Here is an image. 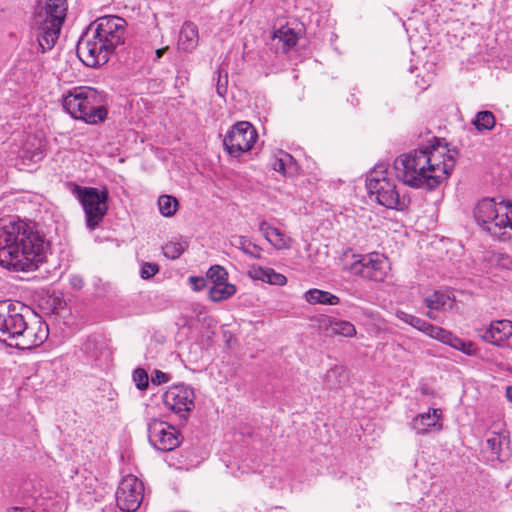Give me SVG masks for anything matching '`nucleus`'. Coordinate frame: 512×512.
Returning <instances> with one entry per match:
<instances>
[{
  "mask_svg": "<svg viewBox=\"0 0 512 512\" xmlns=\"http://www.w3.org/2000/svg\"><path fill=\"white\" fill-rule=\"evenodd\" d=\"M506 397L510 402H512V385L506 388Z\"/></svg>",
  "mask_w": 512,
  "mask_h": 512,
  "instance_id": "nucleus-47",
  "label": "nucleus"
},
{
  "mask_svg": "<svg viewBox=\"0 0 512 512\" xmlns=\"http://www.w3.org/2000/svg\"><path fill=\"white\" fill-rule=\"evenodd\" d=\"M477 334L487 343L500 345L512 336V321L506 319L493 321L489 327L478 328Z\"/></svg>",
  "mask_w": 512,
  "mask_h": 512,
  "instance_id": "nucleus-16",
  "label": "nucleus"
},
{
  "mask_svg": "<svg viewBox=\"0 0 512 512\" xmlns=\"http://www.w3.org/2000/svg\"><path fill=\"white\" fill-rule=\"evenodd\" d=\"M101 512H119V511H117L116 508L109 506V507H105L104 509H102Z\"/></svg>",
  "mask_w": 512,
  "mask_h": 512,
  "instance_id": "nucleus-49",
  "label": "nucleus"
},
{
  "mask_svg": "<svg viewBox=\"0 0 512 512\" xmlns=\"http://www.w3.org/2000/svg\"><path fill=\"white\" fill-rule=\"evenodd\" d=\"M169 379L170 376L167 373L162 372L160 370H155L151 376L152 383L158 385L168 382Z\"/></svg>",
  "mask_w": 512,
  "mask_h": 512,
  "instance_id": "nucleus-40",
  "label": "nucleus"
},
{
  "mask_svg": "<svg viewBox=\"0 0 512 512\" xmlns=\"http://www.w3.org/2000/svg\"><path fill=\"white\" fill-rule=\"evenodd\" d=\"M347 380L343 368L335 366L329 369L325 376V383L330 389H336L344 384Z\"/></svg>",
  "mask_w": 512,
  "mask_h": 512,
  "instance_id": "nucleus-27",
  "label": "nucleus"
},
{
  "mask_svg": "<svg viewBox=\"0 0 512 512\" xmlns=\"http://www.w3.org/2000/svg\"><path fill=\"white\" fill-rule=\"evenodd\" d=\"M366 187L370 197H375L380 205L388 209L404 211L410 204L409 196L400 192L396 181L389 176L383 165H379L370 172Z\"/></svg>",
  "mask_w": 512,
  "mask_h": 512,
  "instance_id": "nucleus-7",
  "label": "nucleus"
},
{
  "mask_svg": "<svg viewBox=\"0 0 512 512\" xmlns=\"http://www.w3.org/2000/svg\"><path fill=\"white\" fill-rule=\"evenodd\" d=\"M442 410L430 408L427 412L416 415L410 422V427L417 434H427L442 428Z\"/></svg>",
  "mask_w": 512,
  "mask_h": 512,
  "instance_id": "nucleus-17",
  "label": "nucleus"
},
{
  "mask_svg": "<svg viewBox=\"0 0 512 512\" xmlns=\"http://www.w3.org/2000/svg\"><path fill=\"white\" fill-rule=\"evenodd\" d=\"M82 350L86 357L98 366L107 364L111 360L112 352L102 336L88 337Z\"/></svg>",
  "mask_w": 512,
  "mask_h": 512,
  "instance_id": "nucleus-15",
  "label": "nucleus"
},
{
  "mask_svg": "<svg viewBox=\"0 0 512 512\" xmlns=\"http://www.w3.org/2000/svg\"><path fill=\"white\" fill-rule=\"evenodd\" d=\"M259 231L276 249H286L290 247V239L278 228L270 226L267 222L263 221L259 224Z\"/></svg>",
  "mask_w": 512,
  "mask_h": 512,
  "instance_id": "nucleus-19",
  "label": "nucleus"
},
{
  "mask_svg": "<svg viewBox=\"0 0 512 512\" xmlns=\"http://www.w3.org/2000/svg\"><path fill=\"white\" fill-rule=\"evenodd\" d=\"M299 166L295 159L290 155V161H285V176H293L298 173Z\"/></svg>",
  "mask_w": 512,
  "mask_h": 512,
  "instance_id": "nucleus-41",
  "label": "nucleus"
},
{
  "mask_svg": "<svg viewBox=\"0 0 512 512\" xmlns=\"http://www.w3.org/2000/svg\"><path fill=\"white\" fill-rule=\"evenodd\" d=\"M257 137L254 126L247 121H241L228 131L224 137L223 146L230 156L239 157L252 149Z\"/></svg>",
  "mask_w": 512,
  "mask_h": 512,
  "instance_id": "nucleus-11",
  "label": "nucleus"
},
{
  "mask_svg": "<svg viewBox=\"0 0 512 512\" xmlns=\"http://www.w3.org/2000/svg\"><path fill=\"white\" fill-rule=\"evenodd\" d=\"M44 18L37 21V41L42 52L51 49L59 38L67 14L66 0H45Z\"/></svg>",
  "mask_w": 512,
  "mask_h": 512,
  "instance_id": "nucleus-8",
  "label": "nucleus"
},
{
  "mask_svg": "<svg viewBox=\"0 0 512 512\" xmlns=\"http://www.w3.org/2000/svg\"><path fill=\"white\" fill-rule=\"evenodd\" d=\"M117 507L122 512H135L144 499V484L135 475L124 476L115 493Z\"/></svg>",
  "mask_w": 512,
  "mask_h": 512,
  "instance_id": "nucleus-12",
  "label": "nucleus"
},
{
  "mask_svg": "<svg viewBox=\"0 0 512 512\" xmlns=\"http://www.w3.org/2000/svg\"><path fill=\"white\" fill-rule=\"evenodd\" d=\"M411 326L436 340L443 329L441 327L434 326L428 321L421 319L417 316H415Z\"/></svg>",
  "mask_w": 512,
  "mask_h": 512,
  "instance_id": "nucleus-28",
  "label": "nucleus"
},
{
  "mask_svg": "<svg viewBox=\"0 0 512 512\" xmlns=\"http://www.w3.org/2000/svg\"><path fill=\"white\" fill-rule=\"evenodd\" d=\"M166 50H167V47H166V48L157 49V50L155 51L156 58H157V59H160V58L163 56V54H164V52H165Z\"/></svg>",
  "mask_w": 512,
  "mask_h": 512,
  "instance_id": "nucleus-46",
  "label": "nucleus"
},
{
  "mask_svg": "<svg viewBox=\"0 0 512 512\" xmlns=\"http://www.w3.org/2000/svg\"><path fill=\"white\" fill-rule=\"evenodd\" d=\"M187 248L188 242L186 240L179 238L167 242L162 247V251L166 258L175 260L178 259Z\"/></svg>",
  "mask_w": 512,
  "mask_h": 512,
  "instance_id": "nucleus-26",
  "label": "nucleus"
},
{
  "mask_svg": "<svg viewBox=\"0 0 512 512\" xmlns=\"http://www.w3.org/2000/svg\"><path fill=\"white\" fill-rule=\"evenodd\" d=\"M228 87V74L223 69L219 68L217 70V83H216V91L219 96L223 97L227 92Z\"/></svg>",
  "mask_w": 512,
  "mask_h": 512,
  "instance_id": "nucleus-36",
  "label": "nucleus"
},
{
  "mask_svg": "<svg viewBox=\"0 0 512 512\" xmlns=\"http://www.w3.org/2000/svg\"><path fill=\"white\" fill-rule=\"evenodd\" d=\"M29 310L18 301H0V341L21 350H30L46 341L48 326L41 320L28 322Z\"/></svg>",
  "mask_w": 512,
  "mask_h": 512,
  "instance_id": "nucleus-4",
  "label": "nucleus"
},
{
  "mask_svg": "<svg viewBox=\"0 0 512 512\" xmlns=\"http://www.w3.org/2000/svg\"><path fill=\"white\" fill-rule=\"evenodd\" d=\"M342 261L343 269L350 274L376 282L384 281L389 269L388 259L377 252L365 255L352 254L350 260L348 252H345Z\"/></svg>",
  "mask_w": 512,
  "mask_h": 512,
  "instance_id": "nucleus-9",
  "label": "nucleus"
},
{
  "mask_svg": "<svg viewBox=\"0 0 512 512\" xmlns=\"http://www.w3.org/2000/svg\"><path fill=\"white\" fill-rule=\"evenodd\" d=\"M285 161H290V154L280 151L272 163L273 169L285 175Z\"/></svg>",
  "mask_w": 512,
  "mask_h": 512,
  "instance_id": "nucleus-37",
  "label": "nucleus"
},
{
  "mask_svg": "<svg viewBox=\"0 0 512 512\" xmlns=\"http://www.w3.org/2000/svg\"><path fill=\"white\" fill-rule=\"evenodd\" d=\"M496 262L504 268H508L512 264V260L507 254H498L496 256Z\"/></svg>",
  "mask_w": 512,
  "mask_h": 512,
  "instance_id": "nucleus-43",
  "label": "nucleus"
},
{
  "mask_svg": "<svg viewBox=\"0 0 512 512\" xmlns=\"http://www.w3.org/2000/svg\"><path fill=\"white\" fill-rule=\"evenodd\" d=\"M510 438L507 432H491L487 435L486 445L490 450L491 459L505 461L510 455Z\"/></svg>",
  "mask_w": 512,
  "mask_h": 512,
  "instance_id": "nucleus-18",
  "label": "nucleus"
},
{
  "mask_svg": "<svg viewBox=\"0 0 512 512\" xmlns=\"http://www.w3.org/2000/svg\"><path fill=\"white\" fill-rule=\"evenodd\" d=\"M303 297L305 301L311 305L321 304L333 306L339 304L340 302V299L337 295L317 288L309 289L304 293Z\"/></svg>",
  "mask_w": 512,
  "mask_h": 512,
  "instance_id": "nucleus-23",
  "label": "nucleus"
},
{
  "mask_svg": "<svg viewBox=\"0 0 512 512\" xmlns=\"http://www.w3.org/2000/svg\"><path fill=\"white\" fill-rule=\"evenodd\" d=\"M189 282L194 291H201L208 286L207 279L198 276L189 277Z\"/></svg>",
  "mask_w": 512,
  "mask_h": 512,
  "instance_id": "nucleus-39",
  "label": "nucleus"
},
{
  "mask_svg": "<svg viewBox=\"0 0 512 512\" xmlns=\"http://www.w3.org/2000/svg\"><path fill=\"white\" fill-rule=\"evenodd\" d=\"M472 123L479 131L491 130L495 126V117L490 111H480L476 114Z\"/></svg>",
  "mask_w": 512,
  "mask_h": 512,
  "instance_id": "nucleus-30",
  "label": "nucleus"
},
{
  "mask_svg": "<svg viewBox=\"0 0 512 512\" xmlns=\"http://www.w3.org/2000/svg\"><path fill=\"white\" fill-rule=\"evenodd\" d=\"M275 37L279 38L284 44V50H288L297 44V34L290 28H281L275 33Z\"/></svg>",
  "mask_w": 512,
  "mask_h": 512,
  "instance_id": "nucleus-32",
  "label": "nucleus"
},
{
  "mask_svg": "<svg viewBox=\"0 0 512 512\" xmlns=\"http://www.w3.org/2000/svg\"><path fill=\"white\" fill-rule=\"evenodd\" d=\"M109 97L95 88L74 87L63 96L62 106L73 118L98 124L107 118Z\"/></svg>",
  "mask_w": 512,
  "mask_h": 512,
  "instance_id": "nucleus-5",
  "label": "nucleus"
},
{
  "mask_svg": "<svg viewBox=\"0 0 512 512\" xmlns=\"http://www.w3.org/2000/svg\"><path fill=\"white\" fill-rule=\"evenodd\" d=\"M160 213L165 217L173 216L178 208V201L170 195H162L158 199Z\"/></svg>",
  "mask_w": 512,
  "mask_h": 512,
  "instance_id": "nucleus-29",
  "label": "nucleus"
},
{
  "mask_svg": "<svg viewBox=\"0 0 512 512\" xmlns=\"http://www.w3.org/2000/svg\"><path fill=\"white\" fill-rule=\"evenodd\" d=\"M159 271V266L156 263L144 262L140 269V276L142 279H150Z\"/></svg>",
  "mask_w": 512,
  "mask_h": 512,
  "instance_id": "nucleus-38",
  "label": "nucleus"
},
{
  "mask_svg": "<svg viewBox=\"0 0 512 512\" xmlns=\"http://www.w3.org/2000/svg\"><path fill=\"white\" fill-rule=\"evenodd\" d=\"M236 293L235 285L231 283H219L211 285L208 290V297L213 302H221L231 298Z\"/></svg>",
  "mask_w": 512,
  "mask_h": 512,
  "instance_id": "nucleus-24",
  "label": "nucleus"
},
{
  "mask_svg": "<svg viewBox=\"0 0 512 512\" xmlns=\"http://www.w3.org/2000/svg\"><path fill=\"white\" fill-rule=\"evenodd\" d=\"M207 278L211 281L212 285L228 283V273L222 266L219 265H214L209 268L207 272Z\"/></svg>",
  "mask_w": 512,
  "mask_h": 512,
  "instance_id": "nucleus-33",
  "label": "nucleus"
},
{
  "mask_svg": "<svg viewBox=\"0 0 512 512\" xmlns=\"http://www.w3.org/2000/svg\"><path fill=\"white\" fill-rule=\"evenodd\" d=\"M72 193L83 207L87 227L90 230H94L107 214V191H100L95 187H81L75 185Z\"/></svg>",
  "mask_w": 512,
  "mask_h": 512,
  "instance_id": "nucleus-10",
  "label": "nucleus"
},
{
  "mask_svg": "<svg viewBox=\"0 0 512 512\" xmlns=\"http://www.w3.org/2000/svg\"><path fill=\"white\" fill-rule=\"evenodd\" d=\"M254 278L278 286H283L287 282V279L283 274L277 273L271 268L259 267L258 269H255Z\"/></svg>",
  "mask_w": 512,
  "mask_h": 512,
  "instance_id": "nucleus-25",
  "label": "nucleus"
},
{
  "mask_svg": "<svg viewBox=\"0 0 512 512\" xmlns=\"http://www.w3.org/2000/svg\"><path fill=\"white\" fill-rule=\"evenodd\" d=\"M434 310H430L427 312V317L431 320H437V316L436 314L433 312Z\"/></svg>",
  "mask_w": 512,
  "mask_h": 512,
  "instance_id": "nucleus-48",
  "label": "nucleus"
},
{
  "mask_svg": "<svg viewBox=\"0 0 512 512\" xmlns=\"http://www.w3.org/2000/svg\"><path fill=\"white\" fill-rule=\"evenodd\" d=\"M194 399L193 389L184 384L170 387L162 396L165 407L184 418L194 408Z\"/></svg>",
  "mask_w": 512,
  "mask_h": 512,
  "instance_id": "nucleus-14",
  "label": "nucleus"
},
{
  "mask_svg": "<svg viewBox=\"0 0 512 512\" xmlns=\"http://www.w3.org/2000/svg\"><path fill=\"white\" fill-rule=\"evenodd\" d=\"M449 300V295L443 292L435 291L433 294L425 297L424 304L430 310H440L447 304Z\"/></svg>",
  "mask_w": 512,
  "mask_h": 512,
  "instance_id": "nucleus-31",
  "label": "nucleus"
},
{
  "mask_svg": "<svg viewBox=\"0 0 512 512\" xmlns=\"http://www.w3.org/2000/svg\"><path fill=\"white\" fill-rule=\"evenodd\" d=\"M437 340L469 356L474 355L476 351L475 345L472 342L465 341L445 329H442Z\"/></svg>",
  "mask_w": 512,
  "mask_h": 512,
  "instance_id": "nucleus-20",
  "label": "nucleus"
},
{
  "mask_svg": "<svg viewBox=\"0 0 512 512\" xmlns=\"http://www.w3.org/2000/svg\"><path fill=\"white\" fill-rule=\"evenodd\" d=\"M49 242L34 222L20 218L0 221V265L14 271H33L44 262Z\"/></svg>",
  "mask_w": 512,
  "mask_h": 512,
  "instance_id": "nucleus-2",
  "label": "nucleus"
},
{
  "mask_svg": "<svg viewBox=\"0 0 512 512\" xmlns=\"http://www.w3.org/2000/svg\"><path fill=\"white\" fill-rule=\"evenodd\" d=\"M396 317H397L399 320L403 321L404 323H406V324H408V325H410V326L412 325V322H413V320H414V318H415V316H414V315L409 314V313H406V312H404V311H397V313H396Z\"/></svg>",
  "mask_w": 512,
  "mask_h": 512,
  "instance_id": "nucleus-44",
  "label": "nucleus"
},
{
  "mask_svg": "<svg viewBox=\"0 0 512 512\" xmlns=\"http://www.w3.org/2000/svg\"><path fill=\"white\" fill-rule=\"evenodd\" d=\"M481 229L500 241L512 240V202L483 198L474 208Z\"/></svg>",
  "mask_w": 512,
  "mask_h": 512,
  "instance_id": "nucleus-6",
  "label": "nucleus"
},
{
  "mask_svg": "<svg viewBox=\"0 0 512 512\" xmlns=\"http://www.w3.org/2000/svg\"><path fill=\"white\" fill-rule=\"evenodd\" d=\"M44 157V151L41 146L31 151L30 159L34 162L40 161Z\"/></svg>",
  "mask_w": 512,
  "mask_h": 512,
  "instance_id": "nucleus-45",
  "label": "nucleus"
},
{
  "mask_svg": "<svg viewBox=\"0 0 512 512\" xmlns=\"http://www.w3.org/2000/svg\"><path fill=\"white\" fill-rule=\"evenodd\" d=\"M86 480H89V485H90V486H92V482H93L95 479L92 477V475H90V476H89V478H88V477H86Z\"/></svg>",
  "mask_w": 512,
  "mask_h": 512,
  "instance_id": "nucleus-50",
  "label": "nucleus"
},
{
  "mask_svg": "<svg viewBox=\"0 0 512 512\" xmlns=\"http://www.w3.org/2000/svg\"><path fill=\"white\" fill-rule=\"evenodd\" d=\"M322 326L334 335H341L344 337H352L356 334L355 326L346 320L327 317L322 321Z\"/></svg>",
  "mask_w": 512,
  "mask_h": 512,
  "instance_id": "nucleus-22",
  "label": "nucleus"
},
{
  "mask_svg": "<svg viewBox=\"0 0 512 512\" xmlns=\"http://www.w3.org/2000/svg\"><path fill=\"white\" fill-rule=\"evenodd\" d=\"M455 149L430 132L418 147L394 160V169L398 180L412 188L432 190L439 186L451 174L455 167Z\"/></svg>",
  "mask_w": 512,
  "mask_h": 512,
  "instance_id": "nucleus-1",
  "label": "nucleus"
},
{
  "mask_svg": "<svg viewBox=\"0 0 512 512\" xmlns=\"http://www.w3.org/2000/svg\"><path fill=\"white\" fill-rule=\"evenodd\" d=\"M127 23L115 15L97 18L78 40L76 51L80 60L89 67L104 65L115 48L124 43Z\"/></svg>",
  "mask_w": 512,
  "mask_h": 512,
  "instance_id": "nucleus-3",
  "label": "nucleus"
},
{
  "mask_svg": "<svg viewBox=\"0 0 512 512\" xmlns=\"http://www.w3.org/2000/svg\"><path fill=\"white\" fill-rule=\"evenodd\" d=\"M70 285L75 290H81L84 286V280L79 275H72L69 279Z\"/></svg>",
  "mask_w": 512,
  "mask_h": 512,
  "instance_id": "nucleus-42",
  "label": "nucleus"
},
{
  "mask_svg": "<svg viewBox=\"0 0 512 512\" xmlns=\"http://www.w3.org/2000/svg\"><path fill=\"white\" fill-rule=\"evenodd\" d=\"M237 246L247 255L253 258L261 257V248L252 243L247 237L241 236L238 239Z\"/></svg>",
  "mask_w": 512,
  "mask_h": 512,
  "instance_id": "nucleus-34",
  "label": "nucleus"
},
{
  "mask_svg": "<svg viewBox=\"0 0 512 512\" xmlns=\"http://www.w3.org/2000/svg\"><path fill=\"white\" fill-rule=\"evenodd\" d=\"M133 381L139 390H145L149 384L147 372L142 368H137L133 372Z\"/></svg>",
  "mask_w": 512,
  "mask_h": 512,
  "instance_id": "nucleus-35",
  "label": "nucleus"
},
{
  "mask_svg": "<svg viewBox=\"0 0 512 512\" xmlns=\"http://www.w3.org/2000/svg\"><path fill=\"white\" fill-rule=\"evenodd\" d=\"M198 44V30L191 22H185L180 30L178 47L183 51H191Z\"/></svg>",
  "mask_w": 512,
  "mask_h": 512,
  "instance_id": "nucleus-21",
  "label": "nucleus"
},
{
  "mask_svg": "<svg viewBox=\"0 0 512 512\" xmlns=\"http://www.w3.org/2000/svg\"><path fill=\"white\" fill-rule=\"evenodd\" d=\"M147 432L149 442L158 450L172 451L180 443L176 428L159 419L148 422Z\"/></svg>",
  "mask_w": 512,
  "mask_h": 512,
  "instance_id": "nucleus-13",
  "label": "nucleus"
}]
</instances>
